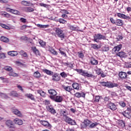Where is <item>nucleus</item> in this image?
<instances>
[{"instance_id":"1","label":"nucleus","mask_w":131,"mask_h":131,"mask_svg":"<svg viewBox=\"0 0 131 131\" xmlns=\"http://www.w3.org/2000/svg\"><path fill=\"white\" fill-rule=\"evenodd\" d=\"M55 31L56 35H57L58 37H59V38H61V40H63V39L66 37L64 30H62L61 28H56Z\"/></svg>"},{"instance_id":"2","label":"nucleus","mask_w":131,"mask_h":131,"mask_svg":"<svg viewBox=\"0 0 131 131\" xmlns=\"http://www.w3.org/2000/svg\"><path fill=\"white\" fill-rule=\"evenodd\" d=\"M76 71L83 76H86V77H91L92 78H96V76L93 74H89L86 71H83L82 69H76Z\"/></svg>"},{"instance_id":"3","label":"nucleus","mask_w":131,"mask_h":131,"mask_svg":"<svg viewBox=\"0 0 131 131\" xmlns=\"http://www.w3.org/2000/svg\"><path fill=\"white\" fill-rule=\"evenodd\" d=\"M100 84L102 85V86H106V88H108L110 89H112L113 88L117 87L118 84L117 83H113L111 82H99Z\"/></svg>"},{"instance_id":"4","label":"nucleus","mask_w":131,"mask_h":131,"mask_svg":"<svg viewBox=\"0 0 131 131\" xmlns=\"http://www.w3.org/2000/svg\"><path fill=\"white\" fill-rule=\"evenodd\" d=\"M94 39L93 40L95 42H99L101 39H106V36L101 34L100 33L95 34L93 36Z\"/></svg>"},{"instance_id":"5","label":"nucleus","mask_w":131,"mask_h":131,"mask_svg":"<svg viewBox=\"0 0 131 131\" xmlns=\"http://www.w3.org/2000/svg\"><path fill=\"white\" fill-rule=\"evenodd\" d=\"M64 121L70 125H76V122L75 121V120L71 119L68 116L66 117V118H64Z\"/></svg>"},{"instance_id":"6","label":"nucleus","mask_w":131,"mask_h":131,"mask_svg":"<svg viewBox=\"0 0 131 131\" xmlns=\"http://www.w3.org/2000/svg\"><path fill=\"white\" fill-rule=\"evenodd\" d=\"M50 98L52 99V100H54L55 102H57V103H60L62 101H63V98L62 97L60 96H50Z\"/></svg>"},{"instance_id":"7","label":"nucleus","mask_w":131,"mask_h":131,"mask_svg":"<svg viewBox=\"0 0 131 131\" xmlns=\"http://www.w3.org/2000/svg\"><path fill=\"white\" fill-rule=\"evenodd\" d=\"M60 79H61V77L59 75V74L55 73L52 75V80L53 81H59Z\"/></svg>"},{"instance_id":"8","label":"nucleus","mask_w":131,"mask_h":131,"mask_svg":"<svg viewBox=\"0 0 131 131\" xmlns=\"http://www.w3.org/2000/svg\"><path fill=\"white\" fill-rule=\"evenodd\" d=\"M121 49H122V45L120 44L119 45H117V46H115L113 49L112 52L113 54H114V53H118V52H119V51H120Z\"/></svg>"},{"instance_id":"9","label":"nucleus","mask_w":131,"mask_h":131,"mask_svg":"<svg viewBox=\"0 0 131 131\" xmlns=\"http://www.w3.org/2000/svg\"><path fill=\"white\" fill-rule=\"evenodd\" d=\"M6 125L9 128H15V125H14V123L11 120H7L6 122Z\"/></svg>"},{"instance_id":"10","label":"nucleus","mask_w":131,"mask_h":131,"mask_svg":"<svg viewBox=\"0 0 131 131\" xmlns=\"http://www.w3.org/2000/svg\"><path fill=\"white\" fill-rule=\"evenodd\" d=\"M107 107L109 108V109H111V110H112L113 111H115L116 109H117V107H116V105L114 103L110 102L107 104Z\"/></svg>"},{"instance_id":"11","label":"nucleus","mask_w":131,"mask_h":131,"mask_svg":"<svg viewBox=\"0 0 131 131\" xmlns=\"http://www.w3.org/2000/svg\"><path fill=\"white\" fill-rule=\"evenodd\" d=\"M47 109L48 111H49V112H50V113H51L53 115H55L56 114V113H57L56 112V110H55V109H54V107H53L52 106V105L47 106Z\"/></svg>"},{"instance_id":"12","label":"nucleus","mask_w":131,"mask_h":131,"mask_svg":"<svg viewBox=\"0 0 131 131\" xmlns=\"http://www.w3.org/2000/svg\"><path fill=\"white\" fill-rule=\"evenodd\" d=\"M117 16L119 18H122V19H126V20L130 19V17L127 16H126L125 14H123L122 13H117Z\"/></svg>"},{"instance_id":"13","label":"nucleus","mask_w":131,"mask_h":131,"mask_svg":"<svg viewBox=\"0 0 131 131\" xmlns=\"http://www.w3.org/2000/svg\"><path fill=\"white\" fill-rule=\"evenodd\" d=\"M119 76L121 79H125L127 77V74L125 72H120L119 73Z\"/></svg>"},{"instance_id":"14","label":"nucleus","mask_w":131,"mask_h":131,"mask_svg":"<svg viewBox=\"0 0 131 131\" xmlns=\"http://www.w3.org/2000/svg\"><path fill=\"white\" fill-rule=\"evenodd\" d=\"M40 123L45 126V127H51V124L49 123V122L45 120H41L40 121Z\"/></svg>"},{"instance_id":"15","label":"nucleus","mask_w":131,"mask_h":131,"mask_svg":"<svg viewBox=\"0 0 131 131\" xmlns=\"http://www.w3.org/2000/svg\"><path fill=\"white\" fill-rule=\"evenodd\" d=\"M116 55L120 57V58H126V57H127V55H126V53L122 51L117 53L116 54Z\"/></svg>"},{"instance_id":"16","label":"nucleus","mask_w":131,"mask_h":131,"mask_svg":"<svg viewBox=\"0 0 131 131\" xmlns=\"http://www.w3.org/2000/svg\"><path fill=\"white\" fill-rule=\"evenodd\" d=\"M60 114H61V116H63V117H68V111L66 110H60Z\"/></svg>"},{"instance_id":"17","label":"nucleus","mask_w":131,"mask_h":131,"mask_svg":"<svg viewBox=\"0 0 131 131\" xmlns=\"http://www.w3.org/2000/svg\"><path fill=\"white\" fill-rule=\"evenodd\" d=\"M0 40L3 41V42H5V43H8V42L10 41L9 38L4 36L1 37Z\"/></svg>"},{"instance_id":"18","label":"nucleus","mask_w":131,"mask_h":131,"mask_svg":"<svg viewBox=\"0 0 131 131\" xmlns=\"http://www.w3.org/2000/svg\"><path fill=\"white\" fill-rule=\"evenodd\" d=\"M23 10L24 12H26V13H29L33 12L34 11V9L31 7H25L23 8Z\"/></svg>"},{"instance_id":"19","label":"nucleus","mask_w":131,"mask_h":131,"mask_svg":"<svg viewBox=\"0 0 131 131\" xmlns=\"http://www.w3.org/2000/svg\"><path fill=\"white\" fill-rule=\"evenodd\" d=\"M115 25H117V26H122V25H123V21L121 19H117L116 20Z\"/></svg>"},{"instance_id":"20","label":"nucleus","mask_w":131,"mask_h":131,"mask_svg":"<svg viewBox=\"0 0 131 131\" xmlns=\"http://www.w3.org/2000/svg\"><path fill=\"white\" fill-rule=\"evenodd\" d=\"M14 122L15 124H18V125H22V124H23V121L19 119H15L14 120Z\"/></svg>"},{"instance_id":"21","label":"nucleus","mask_w":131,"mask_h":131,"mask_svg":"<svg viewBox=\"0 0 131 131\" xmlns=\"http://www.w3.org/2000/svg\"><path fill=\"white\" fill-rule=\"evenodd\" d=\"M63 90L67 92H70L71 91H74V89H72L71 86H63Z\"/></svg>"},{"instance_id":"22","label":"nucleus","mask_w":131,"mask_h":131,"mask_svg":"<svg viewBox=\"0 0 131 131\" xmlns=\"http://www.w3.org/2000/svg\"><path fill=\"white\" fill-rule=\"evenodd\" d=\"M8 55L11 57H15L18 55V52L17 51H9L8 52Z\"/></svg>"},{"instance_id":"23","label":"nucleus","mask_w":131,"mask_h":131,"mask_svg":"<svg viewBox=\"0 0 131 131\" xmlns=\"http://www.w3.org/2000/svg\"><path fill=\"white\" fill-rule=\"evenodd\" d=\"M13 113L15 114V115H17V116H19V117H21L22 116V114H21V112L19 111L18 110H13L12 111Z\"/></svg>"},{"instance_id":"24","label":"nucleus","mask_w":131,"mask_h":131,"mask_svg":"<svg viewBox=\"0 0 131 131\" xmlns=\"http://www.w3.org/2000/svg\"><path fill=\"white\" fill-rule=\"evenodd\" d=\"M32 50L33 53H34L36 56H40V54L39 53V51H38V50L36 49V47H32Z\"/></svg>"},{"instance_id":"25","label":"nucleus","mask_w":131,"mask_h":131,"mask_svg":"<svg viewBox=\"0 0 131 131\" xmlns=\"http://www.w3.org/2000/svg\"><path fill=\"white\" fill-rule=\"evenodd\" d=\"M49 93L51 95V96H53L54 97H55V96H57V92L55 91L54 89H50L48 91Z\"/></svg>"},{"instance_id":"26","label":"nucleus","mask_w":131,"mask_h":131,"mask_svg":"<svg viewBox=\"0 0 131 131\" xmlns=\"http://www.w3.org/2000/svg\"><path fill=\"white\" fill-rule=\"evenodd\" d=\"M25 96L28 99H31L32 101H35V98H34V96L31 94H27L25 95Z\"/></svg>"},{"instance_id":"27","label":"nucleus","mask_w":131,"mask_h":131,"mask_svg":"<svg viewBox=\"0 0 131 131\" xmlns=\"http://www.w3.org/2000/svg\"><path fill=\"white\" fill-rule=\"evenodd\" d=\"M97 125H99V123L95 122L94 123L91 124L89 125V128H95V127H97Z\"/></svg>"},{"instance_id":"28","label":"nucleus","mask_w":131,"mask_h":131,"mask_svg":"<svg viewBox=\"0 0 131 131\" xmlns=\"http://www.w3.org/2000/svg\"><path fill=\"white\" fill-rule=\"evenodd\" d=\"M9 96H12V97H18L19 94H18V93H17V92L13 91H11L9 93Z\"/></svg>"},{"instance_id":"29","label":"nucleus","mask_w":131,"mask_h":131,"mask_svg":"<svg viewBox=\"0 0 131 131\" xmlns=\"http://www.w3.org/2000/svg\"><path fill=\"white\" fill-rule=\"evenodd\" d=\"M42 71L43 72H44V73H46V74H48V75H52L53 74H54V72L49 70L44 69V70H42Z\"/></svg>"},{"instance_id":"30","label":"nucleus","mask_w":131,"mask_h":131,"mask_svg":"<svg viewBox=\"0 0 131 131\" xmlns=\"http://www.w3.org/2000/svg\"><path fill=\"white\" fill-rule=\"evenodd\" d=\"M21 5L23 6H29V5H33L32 3H30L29 1H23L21 2Z\"/></svg>"},{"instance_id":"31","label":"nucleus","mask_w":131,"mask_h":131,"mask_svg":"<svg viewBox=\"0 0 131 131\" xmlns=\"http://www.w3.org/2000/svg\"><path fill=\"white\" fill-rule=\"evenodd\" d=\"M90 124H91V122L89 120H84V127H88V126H90Z\"/></svg>"},{"instance_id":"32","label":"nucleus","mask_w":131,"mask_h":131,"mask_svg":"<svg viewBox=\"0 0 131 131\" xmlns=\"http://www.w3.org/2000/svg\"><path fill=\"white\" fill-rule=\"evenodd\" d=\"M4 70L6 71H8V72H10V71H13V68L10 66H5L4 68Z\"/></svg>"},{"instance_id":"33","label":"nucleus","mask_w":131,"mask_h":131,"mask_svg":"<svg viewBox=\"0 0 131 131\" xmlns=\"http://www.w3.org/2000/svg\"><path fill=\"white\" fill-rule=\"evenodd\" d=\"M8 75L9 76H13V77H16L17 76H18V74L16 73H14L13 72V70L10 71L9 73H8Z\"/></svg>"},{"instance_id":"34","label":"nucleus","mask_w":131,"mask_h":131,"mask_svg":"<svg viewBox=\"0 0 131 131\" xmlns=\"http://www.w3.org/2000/svg\"><path fill=\"white\" fill-rule=\"evenodd\" d=\"M72 86L75 90H79V84H78V83H73Z\"/></svg>"},{"instance_id":"35","label":"nucleus","mask_w":131,"mask_h":131,"mask_svg":"<svg viewBox=\"0 0 131 131\" xmlns=\"http://www.w3.org/2000/svg\"><path fill=\"white\" fill-rule=\"evenodd\" d=\"M90 63L92 65H98V60H96L95 58H92Z\"/></svg>"},{"instance_id":"36","label":"nucleus","mask_w":131,"mask_h":131,"mask_svg":"<svg viewBox=\"0 0 131 131\" xmlns=\"http://www.w3.org/2000/svg\"><path fill=\"white\" fill-rule=\"evenodd\" d=\"M34 76L36 78H39L40 77V73L38 71L35 72L34 73Z\"/></svg>"},{"instance_id":"37","label":"nucleus","mask_w":131,"mask_h":131,"mask_svg":"<svg viewBox=\"0 0 131 131\" xmlns=\"http://www.w3.org/2000/svg\"><path fill=\"white\" fill-rule=\"evenodd\" d=\"M70 29L71 30H73L74 31H79L78 27H75L74 26H70Z\"/></svg>"},{"instance_id":"38","label":"nucleus","mask_w":131,"mask_h":131,"mask_svg":"<svg viewBox=\"0 0 131 131\" xmlns=\"http://www.w3.org/2000/svg\"><path fill=\"white\" fill-rule=\"evenodd\" d=\"M0 26H1V27H3V28H5V29H7L8 30H10V29H11V28L7 26V25L1 24Z\"/></svg>"},{"instance_id":"39","label":"nucleus","mask_w":131,"mask_h":131,"mask_svg":"<svg viewBox=\"0 0 131 131\" xmlns=\"http://www.w3.org/2000/svg\"><path fill=\"white\" fill-rule=\"evenodd\" d=\"M0 96L3 99H9V98H10L7 94L5 93H1Z\"/></svg>"},{"instance_id":"40","label":"nucleus","mask_w":131,"mask_h":131,"mask_svg":"<svg viewBox=\"0 0 131 131\" xmlns=\"http://www.w3.org/2000/svg\"><path fill=\"white\" fill-rule=\"evenodd\" d=\"M119 125L121 126V127H124L125 126V123L122 120H121L119 122Z\"/></svg>"},{"instance_id":"41","label":"nucleus","mask_w":131,"mask_h":131,"mask_svg":"<svg viewBox=\"0 0 131 131\" xmlns=\"http://www.w3.org/2000/svg\"><path fill=\"white\" fill-rule=\"evenodd\" d=\"M37 93L39 94L40 96H41V97H45L46 95V93L42 90H38Z\"/></svg>"},{"instance_id":"42","label":"nucleus","mask_w":131,"mask_h":131,"mask_svg":"<svg viewBox=\"0 0 131 131\" xmlns=\"http://www.w3.org/2000/svg\"><path fill=\"white\" fill-rule=\"evenodd\" d=\"M92 48L94 50H98L100 49V47L96 44H92Z\"/></svg>"},{"instance_id":"43","label":"nucleus","mask_w":131,"mask_h":131,"mask_svg":"<svg viewBox=\"0 0 131 131\" xmlns=\"http://www.w3.org/2000/svg\"><path fill=\"white\" fill-rule=\"evenodd\" d=\"M119 104L120 105V106H121V107H122L123 108H124V107H125L126 106L125 102L123 101H120L119 102Z\"/></svg>"},{"instance_id":"44","label":"nucleus","mask_w":131,"mask_h":131,"mask_svg":"<svg viewBox=\"0 0 131 131\" xmlns=\"http://www.w3.org/2000/svg\"><path fill=\"white\" fill-rule=\"evenodd\" d=\"M58 22H59V23H61L62 24H66L67 21L63 18H60L58 19Z\"/></svg>"},{"instance_id":"45","label":"nucleus","mask_w":131,"mask_h":131,"mask_svg":"<svg viewBox=\"0 0 131 131\" xmlns=\"http://www.w3.org/2000/svg\"><path fill=\"white\" fill-rule=\"evenodd\" d=\"M38 27H39L40 28H47V27H49V25H39L38 24L37 25Z\"/></svg>"},{"instance_id":"46","label":"nucleus","mask_w":131,"mask_h":131,"mask_svg":"<svg viewBox=\"0 0 131 131\" xmlns=\"http://www.w3.org/2000/svg\"><path fill=\"white\" fill-rule=\"evenodd\" d=\"M101 99V97L97 96L95 98L94 102H96L97 103L100 101V99Z\"/></svg>"},{"instance_id":"47","label":"nucleus","mask_w":131,"mask_h":131,"mask_svg":"<svg viewBox=\"0 0 131 131\" xmlns=\"http://www.w3.org/2000/svg\"><path fill=\"white\" fill-rule=\"evenodd\" d=\"M11 13L12 14H14L15 15H19L20 14V12L16 10L12 9V11H11Z\"/></svg>"},{"instance_id":"48","label":"nucleus","mask_w":131,"mask_h":131,"mask_svg":"<svg viewBox=\"0 0 131 131\" xmlns=\"http://www.w3.org/2000/svg\"><path fill=\"white\" fill-rule=\"evenodd\" d=\"M126 68H131V62H127L125 63Z\"/></svg>"},{"instance_id":"49","label":"nucleus","mask_w":131,"mask_h":131,"mask_svg":"<svg viewBox=\"0 0 131 131\" xmlns=\"http://www.w3.org/2000/svg\"><path fill=\"white\" fill-rule=\"evenodd\" d=\"M51 54H53V55H55V56H57V55H58V53L57 52V51H56V50H54V49H52L50 51Z\"/></svg>"},{"instance_id":"50","label":"nucleus","mask_w":131,"mask_h":131,"mask_svg":"<svg viewBox=\"0 0 131 131\" xmlns=\"http://www.w3.org/2000/svg\"><path fill=\"white\" fill-rule=\"evenodd\" d=\"M60 75L61 76V77H63V78H66V77H67V74H66L64 72L61 73Z\"/></svg>"},{"instance_id":"51","label":"nucleus","mask_w":131,"mask_h":131,"mask_svg":"<svg viewBox=\"0 0 131 131\" xmlns=\"http://www.w3.org/2000/svg\"><path fill=\"white\" fill-rule=\"evenodd\" d=\"M75 97H76V98H81V93L77 92L76 94H75Z\"/></svg>"},{"instance_id":"52","label":"nucleus","mask_w":131,"mask_h":131,"mask_svg":"<svg viewBox=\"0 0 131 131\" xmlns=\"http://www.w3.org/2000/svg\"><path fill=\"white\" fill-rule=\"evenodd\" d=\"M59 53L62 55V56H63V57H67V55L65 52L63 51H61V50H59Z\"/></svg>"},{"instance_id":"53","label":"nucleus","mask_w":131,"mask_h":131,"mask_svg":"<svg viewBox=\"0 0 131 131\" xmlns=\"http://www.w3.org/2000/svg\"><path fill=\"white\" fill-rule=\"evenodd\" d=\"M20 21H21L22 22V23H26L27 19L23 17H21L20 18Z\"/></svg>"},{"instance_id":"54","label":"nucleus","mask_w":131,"mask_h":131,"mask_svg":"<svg viewBox=\"0 0 131 131\" xmlns=\"http://www.w3.org/2000/svg\"><path fill=\"white\" fill-rule=\"evenodd\" d=\"M110 21H111V23H112V24L115 25V24L116 23V20H114V19L112 17L110 18Z\"/></svg>"},{"instance_id":"55","label":"nucleus","mask_w":131,"mask_h":131,"mask_svg":"<svg viewBox=\"0 0 131 131\" xmlns=\"http://www.w3.org/2000/svg\"><path fill=\"white\" fill-rule=\"evenodd\" d=\"M6 55L4 53H0V59H5Z\"/></svg>"},{"instance_id":"56","label":"nucleus","mask_w":131,"mask_h":131,"mask_svg":"<svg viewBox=\"0 0 131 131\" xmlns=\"http://www.w3.org/2000/svg\"><path fill=\"white\" fill-rule=\"evenodd\" d=\"M4 17H5V18H10V17H11V14L6 12L4 14Z\"/></svg>"},{"instance_id":"57","label":"nucleus","mask_w":131,"mask_h":131,"mask_svg":"<svg viewBox=\"0 0 131 131\" xmlns=\"http://www.w3.org/2000/svg\"><path fill=\"white\" fill-rule=\"evenodd\" d=\"M78 54H79V55H78L79 58H83V57H84V55H83V53L78 52Z\"/></svg>"},{"instance_id":"58","label":"nucleus","mask_w":131,"mask_h":131,"mask_svg":"<svg viewBox=\"0 0 131 131\" xmlns=\"http://www.w3.org/2000/svg\"><path fill=\"white\" fill-rule=\"evenodd\" d=\"M43 103L45 104V105H50V101L49 100H45V101L43 102Z\"/></svg>"},{"instance_id":"59","label":"nucleus","mask_w":131,"mask_h":131,"mask_svg":"<svg viewBox=\"0 0 131 131\" xmlns=\"http://www.w3.org/2000/svg\"><path fill=\"white\" fill-rule=\"evenodd\" d=\"M6 10L7 12H9L10 13H12V11H13V9L10 8H6Z\"/></svg>"},{"instance_id":"60","label":"nucleus","mask_w":131,"mask_h":131,"mask_svg":"<svg viewBox=\"0 0 131 131\" xmlns=\"http://www.w3.org/2000/svg\"><path fill=\"white\" fill-rule=\"evenodd\" d=\"M62 12H63V14H67V15L69 14V12L65 9L62 10Z\"/></svg>"},{"instance_id":"61","label":"nucleus","mask_w":131,"mask_h":131,"mask_svg":"<svg viewBox=\"0 0 131 131\" xmlns=\"http://www.w3.org/2000/svg\"><path fill=\"white\" fill-rule=\"evenodd\" d=\"M17 89H18V90H20V91H21V92H23V88H22V86L18 85Z\"/></svg>"},{"instance_id":"62","label":"nucleus","mask_w":131,"mask_h":131,"mask_svg":"<svg viewBox=\"0 0 131 131\" xmlns=\"http://www.w3.org/2000/svg\"><path fill=\"white\" fill-rule=\"evenodd\" d=\"M70 111L72 112V113H75V112H76V110L73 108H71Z\"/></svg>"},{"instance_id":"63","label":"nucleus","mask_w":131,"mask_h":131,"mask_svg":"<svg viewBox=\"0 0 131 131\" xmlns=\"http://www.w3.org/2000/svg\"><path fill=\"white\" fill-rule=\"evenodd\" d=\"M39 5L40 7H43L44 8L47 7V4H45L43 3H40Z\"/></svg>"},{"instance_id":"64","label":"nucleus","mask_w":131,"mask_h":131,"mask_svg":"<svg viewBox=\"0 0 131 131\" xmlns=\"http://www.w3.org/2000/svg\"><path fill=\"white\" fill-rule=\"evenodd\" d=\"M62 18H63V19H66V18H67V17H68V16L66 14H62L61 15Z\"/></svg>"}]
</instances>
